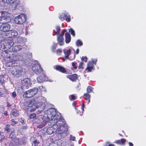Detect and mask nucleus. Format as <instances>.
Returning a JSON list of instances; mask_svg holds the SVG:
<instances>
[{"label":"nucleus","instance_id":"nucleus-1","mask_svg":"<svg viewBox=\"0 0 146 146\" xmlns=\"http://www.w3.org/2000/svg\"><path fill=\"white\" fill-rule=\"evenodd\" d=\"M54 110L53 114L51 113L50 114H48L47 116V118L49 119V122L52 123V124L54 126L56 127L59 124H58V121L59 119H58V116L56 114V111L54 109H53Z\"/></svg>","mask_w":146,"mask_h":146},{"label":"nucleus","instance_id":"nucleus-2","mask_svg":"<svg viewBox=\"0 0 146 146\" xmlns=\"http://www.w3.org/2000/svg\"><path fill=\"white\" fill-rule=\"evenodd\" d=\"M65 120L62 118H60L58 121V124H59L58 128H59V133L61 134L62 133H66L68 130V127L66 125H64L65 124Z\"/></svg>","mask_w":146,"mask_h":146},{"label":"nucleus","instance_id":"nucleus-3","mask_svg":"<svg viewBox=\"0 0 146 146\" xmlns=\"http://www.w3.org/2000/svg\"><path fill=\"white\" fill-rule=\"evenodd\" d=\"M26 73L25 68L17 66L13 68L11 72L12 74L14 76L18 75L19 76H24Z\"/></svg>","mask_w":146,"mask_h":146},{"label":"nucleus","instance_id":"nucleus-4","mask_svg":"<svg viewBox=\"0 0 146 146\" xmlns=\"http://www.w3.org/2000/svg\"><path fill=\"white\" fill-rule=\"evenodd\" d=\"M38 91V88H35L28 90L24 92L23 96L24 98H30L36 94Z\"/></svg>","mask_w":146,"mask_h":146},{"label":"nucleus","instance_id":"nucleus-5","mask_svg":"<svg viewBox=\"0 0 146 146\" xmlns=\"http://www.w3.org/2000/svg\"><path fill=\"white\" fill-rule=\"evenodd\" d=\"M26 19V15L24 14H21L14 18V21L16 24H22L25 22Z\"/></svg>","mask_w":146,"mask_h":146},{"label":"nucleus","instance_id":"nucleus-6","mask_svg":"<svg viewBox=\"0 0 146 146\" xmlns=\"http://www.w3.org/2000/svg\"><path fill=\"white\" fill-rule=\"evenodd\" d=\"M11 26L7 23H3L0 26V30L3 32H8L11 31Z\"/></svg>","mask_w":146,"mask_h":146},{"label":"nucleus","instance_id":"nucleus-7","mask_svg":"<svg viewBox=\"0 0 146 146\" xmlns=\"http://www.w3.org/2000/svg\"><path fill=\"white\" fill-rule=\"evenodd\" d=\"M27 104L28 105L27 108L28 112L33 111L35 110L36 106L34 104V102L32 101L28 102Z\"/></svg>","mask_w":146,"mask_h":146},{"label":"nucleus","instance_id":"nucleus-8","mask_svg":"<svg viewBox=\"0 0 146 146\" xmlns=\"http://www.w3.org/2000/svg\"><path fill=\"white\" fill-rule=\"evenodd\" d=\"M32 70L37 74L43 72L42 69L38 63L36 64L33 65L32 67Z\"/></svg>","mask_w":146,"mask_h":146},{"label":"nucleus","instance_id":"nucleus-9","mask_svg":"<svg viewBox=\"0 0 146 146\" xmlns=\"http://www.w3.org/2000/svg\"><path fill=\"white\" fill-rule=\"evenodd\" d=\"M23 59L22 56L19 54H13L11 57V60H10L11 62L18 61L19 60H22Z\"/></svg>","mask_w":146,"mask_h":146},{"label":"nucleus","instance_id":"nucleus-10","mask_svg":"<svg viewBox=\"0 0 146 146\" xmlns=\"http://www.w3.org/2000/svg\"><path fill=\"white\" fill-rule=\"evenodd\" d=\"M53 127H48L46 129V133L49 135H51L52 133H54L56 131H59V129L58 128V127L55 128L56 127H54L53 126Z\"/></svg>","mask_w":146,"mask_h":146},{"label":"nucleus","instance_id":"nucleus-11","mask_svg":"<svg viewBox=\"0 0 146 146\" xmlns=\"http://www.w3.org/2000/svg\"><path fill=\"white\" fill-rule=\"evenodd\" d=\"M9 52L11 53V52H10V50L9 49H7L6 50V51H3L2 52L1 55L4 57H6L7 58H8L9 59V61L10 62V60H11V57H12V56H11Z\"/></svg>","mask_w":146,"mask_h":146},{"label":"nucleus","instance_id":"nucleus-12","mask_svg":"<svg viewBox=\"0 0 146 146\" xmlns=\"http://www.w3.org/2000/svg\"><path fill=\"white\" fill-rule=\"evenodd\" d=\"M37 80L38 82L40 83L44 81L47 80V79L46 75L42 73L41 75L37 78Z\"/></svg>","mask_w":146,"mask_h":146},{"label":"nucleus","instance_id":"nucleus-13","mask_svg":"<svg viewBox=\"0 0 146 146\" xmlns=\"http://www.w3.org/2000/svg\"><path fill=\"white\" fill-rule=\"evenodd\" d=\"M16 142H18V143L17 144V146H19L21 145H25L26 143V139L25 138H23L19 139H15Z\"/></svg>","mask_w":146,"mask_h":146},{"label":"nucleus","instance_id":"nucleus-14","mask_svg":"<svg viewBox=\"0 0 146 146\" xmlns=\"http://www.w3.org/2000/svg\"><path fill=\"white\" fill-rule=\"evenodd\" d=\"M17 0H6L5 3L8 5H11L12 4L15 3V6L13 7V10H15V9H17L18 5V4L16 2Z\"/></svg>","mask_w":146,"mask_h":146},{"label":"nucleus","instance_id":"nucleus-15","mask_svg":"<svg viewBox=\"0 0 146 146\" xmlns=\"http://www.w3.org/2000/svg\"><path fill=\"white\" fill-rule=\"evenodd\" d=\"M21 84L22 85L28 86L30 85V81L29 79L27 78L24 79L21 81Z\"/></svg>","mask_w":146,"mask_h":146},{"label":"nucleus","instance_id":"nucleus-16","mask_svg":"<svg viewBox=\"0 0 146 146\" xmlns=\"http://www.w3.org/2000/svg\"><path fill=\"white\" fill-rule=\"evenodd\" d=\"M45 107V105L44 103L42 102H40L38 103L37 106V108H40V110H38L40 113L44 109Z\"/></svg>","mask_w":146,"mask_h":146},{"label":"nucleus","instance_id":"nucleus-17","mask_svg":"<svg viewBox=\"0 0 146 146\" xmlns=\"http://www.w3.org/2000/svg\"><path fill=\"white\" fill-rule=\"evenodd\" d=\"M32 142V146H38L40 142L37 140V139L34 137H31V138Z\"/></svg>","mask_w":146,"mask_h":146},{"label":"nucleus","instance_id":"nucleus-18","mask_svg":"<svg viewBox=\"0 0 146 146\" xmlns=\"http://www.w3.org/2000/svg\"><path fill=\"white\" fill-rule=\"evenodd\" d=\"M66 77L73 82L75 81L78 79L77 75L76 74L72 75H68Z\"/></svg>","mask_w":146,"mask_h":146},{"label":"nucleus","instance_id":"nucleus-19","mask_svg":"<svg viewBox=\"0 0 146 146\" xmlns=\"http://www.w3.org/2000/svg\"><path fill=\"white\" fill-rule=\"evenodd\" d=\"M6 42L7 48L10 49L14 44V42L9 39H6Z\"/></svg>","mask_w":146,"mask_h":146},{"label":"nucleus","instance_id":"nucleus-20","mask_svg":"<svg viewBox=\"0 0 146 146\" xmlns=\"http://www.w3.org/2000/svg\"><path fill=\"white\" fill-rule=\"evenodd\" d=\"M64 39L63 36L61 35H59L57 38V40L58 42V43L61 46L64 45Z\"/></svg>","mask_w":146,"mask_h":146},{"label":"nucleus","instance_id":"nucleus-21","mask_svg":"<svg viewBox=\"0 0 146 146\" xmlns=\"http://www.w3.org/2000/svg\"><path fill=\"white\" fill-rule=\"evenodd\" d=\"M6 39H4L1 41L0 43V49L3 50V49L7 48Z\"/></svg>","mask_w":146,"mask_h":146},{"label":"nucleus","instance_id":"nucleus-22","mask_svg":"<svg viewBox=\"0 0 146 146\" xmlns=\"http://www.w3.org/2000/svg\"><path fill=\"white\" fill-rule=\"evenodd\" d=\"M23 49V47L20 45H16L13 46L12 48L13 51L14 52H18Z\"/></svg>","mask_w":146,"mask_h":146},{"label":"nucleus","instance_id":"nucleus-23","mask_svg":"<svg viewBox=\"0 0 146 146\" xmlns=\"http://www.w3.org/2000/svg\"><path fill=\"white\" fill-rule=\"evenodd\" d=\"M88 67L86 68V70H88V72H90L92 71V69L93 68L94 66L92 61H89L87 64Z\"/></svg>","mask_w":146,"mask_h":146},{"label":"nucleus","instance_id":"nucleus-24","mask_svg":"<svg viewBox=\"0 0 146 146\" xmlns=\"http://www.w3.org/2000/svg\"><path fill=\"white\" fill-rule=\"evenodd\" d=\"M61 145V143L59 141L56 140L54 142H51L48 146H60Z\"/></svg>","mask_w":146,"mask_h":146},{"label":"nucleus","instance_id":"nucleus-25","mask_svg":"<svg viewBox=\"0 0 146 146\" xmlns=\"http://www.w3.org/2000/svg\"><path fill=\"white\" fill-rule=\"evenodd\" d=\"M65 42L66 43H69L71 40V37L70 34L67 32L65 34Z\"/></svg>","mask_w":146,"mask_h":146},{"label":"nucleus","instance_id":"nucleus-26","mask_svg":"<svg viewBox=\"0 0 146 146\" xmlns=\"http://www.w3.org/2000/svg\"><path fill=\"white\" fill-rule=\"evenodd\" d=\"M63 51L65 54L66 58H68V56L71 53V50L70 49H65Z\"/></svg>","mask_w":146,"mask_h":146},{"label":"nucleus","instance_id":"nucleus-27","mask_svg":"<svg viewBox=\"0 0 146 146\" xmlns=\"http://www.w3.org/2000/svg\"><path fill=\"white\" fill-rule=\"evenodd\" d=\"M126 141V140L124 139H121L117 140L115 141V143L117 144L124 145L125 144V142Z\"/></svg>","mask_w":146,"mask_h":146},{"label":"nucleus","instance_id":"nucleus-28","mask_svg":"<svg viewBox=\"0 0 146 146\" xmlns=\"http://www.w3.org/2000/svg\"><path fill=\"white\" fill-rule=\"evenodd\" d=\"M56 69L58 71H59L60 72L64 73L66 72V70L65 68L59 66H56Z\"/></svg>","mask_w":146,"mask_h":146},{"label":"nucleus","instance_id":"nucleus-29","mask_svg":"<svg viewBox=\"0 0 146 146\" xmlns=\"http://www.w3.org/2000/svg\"><path fill=\"white\" fill-rule=\"evenodd\" d=\"M63 15H64L63 16L64 17V19H66V21L67 22H69L70 20V16L68 15V14L66 12H64V14H63Z\"/></svg>","mask_w":146,"mask_h":146},{"label":"nucleus","instance_id":"nucleus-30","mask_svg":"<svg viewBox=\"0 0 146 146\" xmlns=\"http://www.w3.org/2000/svg\"><path fill=\"white\" fill-rule=\"evenodd\" d=\"M11 113L12 115L15 117L18 116L19 115L18 111L15 109H13L12 110Z\"/></svg>","mask_w":146,"mask_h":146},{"label":"nucleus","instance_id":"nucleus-31","mask_svg":"<svg viewBox=\"0 0 146 146\" xmlns=\"http://www.w3.org/2000/svg\"><path fill=\"white\" fill-rule=\"evenodd\" d=\"M27 129V126H23L19 129V131L20 133H22L25 131Z\"/></svg>","mask_w":146,"mask_h":146},{"label":"nucleus","instance_id":"nucleus-32","mask_svg":"<svg viewBox=\"0 0 146 146\" xmlns=\"http://www.w3.org/2000/svg\"><path fill=\"white\" fill-rule=\"evenodd\" d=\"M11 35L13 36H17L18 35L17 32L15 30H12L11 32Z\"/></svg>","mask_w":146,"mask_h":146},{"label":"nucleus","instance_id":"nucleus-33","mask_svg":"<svg viewBox=\"0 0 146 146\" xmlns=\"http://www.w3.org/2000/svg\"><path fill=\"white\" fill-rule=\"evenodd\" d=\"M93 88L90 86H88L87 88V91L88 93H90L92 91Z\"/></svg>","mask_w":146,"mask_h":146},{"label":"nucleus","instance_id":"nucleus-34","mask_svg":"<svg viewBox=\"0 0 146 146\" xmlns=\"http://www.w3.org/2000/svg\"><path fill=\"white\" fill-rule=\"evenodd\" d=\"M76 45L78 46H81L83 45L82 42L80 40H78L76 42Z\"/></svg>","mask_w":146,"mask_h":146},{"label":"nucleus","instance_id":"nucleus-35","mask_svg":"<svg viewBox=\"0 0 146 146\" xmlns=\"http://www.w3.org/2000/svg\"><path fill=\"white\" fill-rule=\"evenodd\" d=\"M69 32L71 34L74 36L75 35L74 31L72 28H70L69 30Z\"/></svg>","mask_w":146,"mask_h":146},{"label":"nucleus","instance_id":"nucleus-36","mask_svg":"<svg viewBox=\"0 0 146 146\" xmlns=\"http://www.w3.org/2000/svg\"><path fill=\"white\" fill-rule=\"evenodd\" d=\"M57 46V44L54 43L52 46V50L53 52H55V50Z\"/></svg>","mask_w":146,"mask_h":146},{"label":"nucleus","instance_id":"nucleus-37","mask_svg":"<svg viewBox=\"0 0 146 146\" xmlns=\"http://www.w3.org/2000/svg\"><path fill=\"white\" fill-rule=\"evenodd\" d=\"M56 29L57 31V32H56V34H57V35L59 34V32L60 30V27L59 26H57L56 27Z\"/></svg>","mask_w":146,"mask_h":146},{"label":"nucleus","instance_id":"nucleus-38","mask_svg":"<svg viewBox=\"0 0 146 146\" xmlns=\"http://www.w3.org/2000/svg\"><path fill=\"white\" fill-rule=\"evenodd\" d=\"M10 125H7L5 128V130L7 132H9L10 131V129L9 128Z\"/></svg>","mask_w":146,"mask_h":146},{"label":"nucleus","instance_id":"nucleus-39","mask_svg":"<svg viewBox=\"0 0 146 146\" xmlns=\"http://www.w3.org/2000/svg\"><path fill=\"white\" fill-rule=\"evenodd\" d=\"M36 116V115L34 113H33L30 115L29 117L30 119H32L35 117Z\"/></svg>","mask_w":146,"mask_h":146},{"label":"nucleus","instance_id":"nucleus-40","mask_svg":"<svg viewBox=\"0 0 146 146\" xmlns=\"http://www.w3.org/2000/svg\"><path fill=\"white\" fill-rule=\"evenodd\" d=\"M84 96L86 97V99L87 98L88 99H90V95L88 94H84Z\"/></svg>","mask_w":146,"mask_h":146},{"label":"nucleus","instance_id":"nucleus-41","mask_svg":"<svg viewBox=\"0 0 146 146\" xmlns=\"http://www.w3.org/2000/svg\"><path fill=\"white\" fill-rule=\"evenodd\" d=\"M84 62H81L80 63L79 65L78 66V68L79 69H83V64Z\"/></svg>","mask_w":146,"mask_h":146},{"label":"nucleus","instance_id":"nucleus-42","mask_svg":"<svg viewBox=\"0 0 146 146\" xmlns=\"http://www.w3.org/2000/svg\"><path fill=\"white\" fill-rule=\"evenodd\" d=\"M70 140L74 141L76 139V137L74 136H73L72 135H70Z\"/></svg>","mask_w":146,"mask_h":146},{"label":"nucleus","instance_id":"nucleus-43","mask_svg":"<svg viewBox=\"0 0 146 146\" xmlns=\"http://www.w3.org/2000/svg\"><path fill=\"white\" fill-rule=\"evenodd\" d=\"M5 4V2L4 0H0V5L3 6Z\"/></svg>","mask_w":146,"mask_h":146},{"label":"nucleus","instance_id":"nucleus-44","mask_svg":"<svg viewBox=\"0 0 146 146\" xmlns=\"http://www.w3.org/2000/svg\"><path fill=\"white\" fill-rule=\"evenodd\" d=\"M71 98H70L71 100H74L75 99V97L73 95H72L70 96Z\"/></svg>","mask_w":146,"mask_h":146},{"label":"nucleus","instance_id":"nucleus-45","mask_svg":"<svg viewBox=\"0 0 146 146\" xmlns=\"http://www.w3.org/2000/svg\"><path fill=\"white\" fill-rule=\"evenodd\" d=\"M76 64L74 62H72V66L75 69H76L77 68V66H76Z\"/></svg>","mask_w":146,"mask_h":146},{"label":"nucleus","instance_id":"nucleus-46","mask_svg":"<svg viewBox=\"0 0 146 146\" xmlns=\"http://www.w3.org/2000/svg\"><path fill=\"white\" fill-rule=\"evenodd\" d=\"M11 134H10L9 135V137L11 139H13L15 137V136L13 135V134L12 133V132H11Z\"/></svg>","mask_w":146,"mask_h":146},{"label":"nucleus","instance_id":"nucleus-47","mask_svg":"<svg viewBox=\"0 0 146 146\" xmlns=\"http://www.w3.org/2000/svg\"><path fill=\"white\" fill-rule=\"evenodd\" d=\"M56 52L57 54H58L59 53H62V49H58L56 50Z\"/></svg>","mask_w":146,"mask_h":146},{"label":"nucleus","instance_id":"nucleus-48","mask_svg":"<svg viewBox=\"0 0 146 146\" xmlns=\"http://www.w3.org/2000/svg\"><path fill=\"white\" fill-rule=\"evenodd\" d=\"M66 32V29H63L62 32V33L61 34H60L59 35H61L62 36H64V33Z\"/></svg>","mask_w":146,"mask_h":146},{"label":"nucleus","instance_id":"nucleus-49","mask_svg":"<svg viewBox=\"0 0 146 146\" xmlns=\"http://www.w3.org/2000/svg\"><path fill=\"white\" fill-rule=\"evenodd\" d=\"M12 96L14 97L15 98L17 96V94L15 92H13L12 94Z\"/></svg>","mask_w":146,"mask_h":146},{"label":"nucleus","instance_id":"nucleus-50","mask_svg":"<svg viewBox=\"0 0 146 146\" xmlns=\"http://www.w3.org/2000/svg\"><path fill=\"white\" fill-rule=\"evenodd\" d=\"M61 21H63L64 20V17L63 15H60V17H59Z\"/></svg>","mask_w":146,"mask_h":146},{"label":"nucleus","instance_id":"nucleus-51","mask_svg":"<svg viewBox=\"0 0 146 146\" xmlns=\"http://www.w3.org/2000/svg\"><path fill=\"white\" fill-rule=\"evenodd\" d=\"M97 61V60L96 59H94L93 60H92V63H94L95 64H96V62Z\"/></svg>","mask_w":146,"mask_h":146},{"label":"nucleus","instance_id":"nucleus-52","mask_svg":"<svg viewBox=\"0 0 146 146\" xmlns=\"http://www.w3.org/2000/svg\"><path fill=\"white\" fill-rule=\"evenodd\" d=\"M7 106L8 107H10L11 106V105L10 104V103L9 102L7 103Z\"/></svg>","mask_w":146,"mask_h":146},{"label":"nucleus","instance_id":"nucleus-53","mask_svg":"<svg viewBox=\"0 0 146 146\" xmlns=\"http://www.w3.org/2000/svg\"><path fill=\"white\" fill-rule=\"evenodd\" d=\"M11 121L13 122H14L15 124H17V121H15L14 119H12Z\"/></svg>","mask_w":146,"mask_h":146},{"label":"nucleus","instance_id":"nucleus-54","mask_svg":"<svg viewBox=\"0 0 146 146\" xmlns=\"http://www.w3.org/2000/svg\"><path fill=\"white\" fill-rule=\"evenodd\" d=\"M79 49L78 48L76 50V54H78V53H79Z\"/></svg>","mask_w":146,"mask_h":146},{"label":"nucleus","instance_id":"nucleus-55","mask_svg":"<svg viewBox=\"0 0 146 146\" xmlns=\"http://www.w3.org/2000/svg\"><path fill=\"white\" fill-rule=\"evenodd\" d=\"M5 136H3V137H2L0 139V141L1 142L3 140V139H5Z\"/></svg>","mask_w":146,"mask_h":146},{"label":"nucleus","instance_id":"nucleus-56","mask_svg":"<svg viewBox=\"0 0 146 146\" xmlns=\"http://www.w3.org/2000/svg\"><path fill=\"white\" fill-rule=\"evenodd\" d=\"M3 135V134L2 133L0 132V138L3 137L2 135Z\"/></svg>","mask_w":146,"mask_h":146},{"label":"nucleus","instance_id":"nucleus-57","mask_svg":"<svg viewBox=\"0 0 146 146\" xmlns=\"http://www.w3.org/2000/svg\"><path fill=\"white\" fill-rule=\"evenodd\" d=\"M129 146H133V144L131 142L129 143Z\"/></svg>","mask_w":146,"mask_h":146},{"label":"nucleus","instance_id":"nucleus-58","mask_svg":"<svg viewBox=\"0 0 146 146\" xmlns=\"http://www.w3.org/2000/svg\"><path fill=\"white\" fill-rule=\"evenodd\" d=\"M84 59H85V60H84V61L85 62H87V57L86 56L84 57Z\"/></svg>","mask_w":146,"mask_h":146},{"label":"nucleus","instance_id":"nucleus-59","mask_svg":"<svg viewBox=\"0 0 146 146\" xmlns=\"http://www.w3.org/2000/svg\"><path fill=\"white\" fill-rule=\"evenodd\" d=\"M4 115H8V114H7V111H4Z\"/></svg>","mask_w":146,"mask_h":146},{"label":"nucleus","instance_id":"nucleus-60","mask_svg":"<svg viewBox=\"0 0 146 146\" xmlns=\"http://www.w3.org/2000/svg\"><path fill=\"white\" fill-rule=\"evenodd\" d=\"M81 60L82 61H84V57L83 56L81 58Z\"/></svg>","mask_w":146,"mask_h":146},{"label":"nucleus","instance_id":"nucleus-61","mask_svg":"<svg viewBox=\"0 0 146 146\" xmlns=\"http://www.w3.org/2000/svg\"><path fill=\"white\" fill-rule=\"evenodd\" d=\"M28 55H29V56L31 55V56L32 53H31L29 52V53H28Z\"/></svg>","mask_w":146,"mask_h":146},{"label":"nucleus","instance_id":"nucleus-62","mask_svg":"<svg viewBox=\"0 0 146 146\" xmlns=\"http://www.w3.org/2000/svg\"><path fill=\"white\" fill-rule=\"evenodd\" d=\"M84 107V102H83L82 105V107Z\"/></svg>","mask_w":146,"mask_h":146},{"label":"nucleus","instance_id":"nucleus-63","mask_svg":"<svg viewBox=\"0 0 146 146\" xmlns=\"http://www.w3.org/2000/svg\"><path fill=\"white\" fill-rule=\"evenodd\" d=\"M108 146H115L113 144H110Z\"/></svg>","mask_w":146,"mask_h":146},{"label":"nucleus","instance_id":"nucleus-64","mask_svg":"<svg viewBox=\"0 0 146 146\" xmlns=\"http://www.w3.org/2000/svg\"><path fill=\"white\" fill-rule=\"evenodd\" d=\"M84 107H82V109L83 111H84Z\"/></svg>","mask_w":146,"mask_h":146}]
</instances>
